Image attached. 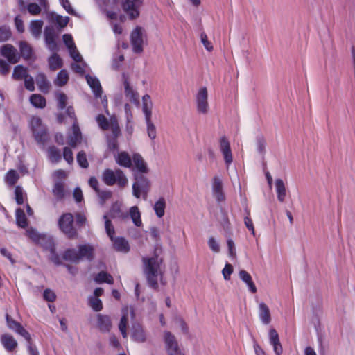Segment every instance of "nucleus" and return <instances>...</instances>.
<instances>
[{
    "label": "nucleus",
    "instance_id": "nucleus-1",
    "mask_svg": "<svg viewBox=\"0 0 355 355\" xmlns=\"http://www.w3.org/2000/svg\"><path fill=\"white\" fill-rule=\"evenodd\" d=\"M143 272L150 287L158 288V279L163 275V259L156 252L152 257H142Z\"/></svg>",
    "mask_w": 355,
    "mask_h": 355
},
{
    "label": "nucleus",
    "instance_id": "nucleus-2",
    "mask_svg": "<svg viewBox=\"0 0 355 355\" xmlns=\"http://www.w3.org/2000/svg\"><path fill=\"white\" fill-rule=\"evenodd\" d=\"M102 180L107 186L116 184L119 188H124L128 184V180L123 171L119 168L105 169L102 174Z\"/></svg>",
    "mask_w": 355,
    "mask_h": 355
},
{
    "label": "nucleus",
    "instance_id": "nucleus-3",
    "mask_svg": "<svg viewBox=\"0 0 355 355\" xmlns=\"http://www.w3.org/2000/svg\"><path fill=\"white\" fill-rule=\"evenodd\" d=\"M134 177L132 195L137 198L142 196L143 199L146 200L150 189V182L146 176L141 173H135Z\"/></svg>",
    "mask_w": 355,
    "mask_h": 355
},
{
    "label": "nucleus",
    "instance_id": "nucleus-4",
    "mask_svg": "<svg viewBox=\"0 0 355 355\" xmlns=\"http://www.w3.org/2000/svg\"><path fill=\"white\" fill-rule=\"evenodd\" d=\"M58 225L69 239H74L77 236V231L73 227V216L71 214H64L58 220Z\"/></svg>",
    "mask_w": 355,
    "mask_h": 355
},
{
    "label": "nucleus",
    "instance_id": "nucleus-5",
    "mask_svg": "<svg viewBox=\"0 0 355 355\" xmlns=\"http://www.w3.org/2000/svg\"><path fill=\"white\" fill-rule=\"evenodd\" d=\"M31 128L35 140L40 144H44L47 140V132L45 125L42 123L40 118L32 117L31 120Z\"/></svg>",
    "mask_w": 355,
    "mask_h": 355
},
{
    "label": "nucleus",
    "instance_id": "nucleus-6",
    "mask_svg": "<svg viewBox=\"0 0 355 355\" xmlns=\"http://www.w3.org/2000/svg\"><path fill=\"white\" fill-rule=\"evenodd\" d=\"M144 0H123L121 6L123 11L131 19H136L139 15V8Z\"/></svg>",
    "mask_w": 355,
    "mask_h": 355
},
{
    "label": "nucleus",
    "instance_id": "nucleus-7",
    "mask_svg": "<svg viewBox=\"0 0 355 355\" xmlns=\"http://www.w3.org/2000/svg\"><path fill=\"white\" fill-rule=\"evenodd\" d=\"M196 102L197 111L202 114H207L209 110L208 103V92L205 87L199 89L196 96Z\"/></svg>",
    "mask_w": 355,
    "mask_h": 355
},
{
    "label": "nucleus",
    "instance_id": "nucleus-8",
    "mask_svg": "<svg viewBox=\"0 0 355 355\" xmlns=\"http://www.w3.org/2000/svg\"><path fill=\"white\" fill-rule=\"evenodd\" d=\"M6 320L8 327L21 336L28 343L31 340V336L30 334L21 326V324L17 321L12 318L8 314L6 315Z\"/></svg>",
    "mask_w": 355,
    "mask_h": 355
},
{
    "label": "nucleus",
    "instance_id": "nucleus-9",
    "mask_svg": "<svg viewBox=\"0 0 355 355\" xmlns=\"http://www.w3.org/2000/svg\"><path fill=\"white\" fill-rule=\"evenodd\" d=\"M164 340L168 355H182L174 335L169 331H165L164 334Z\"/></svg>",
    "mask_w": 355,
    "mask_h": 355
},
{
    "label": "nucleus",
    "instance_id": "nucleus-10",
    "mask_svg": "<svg viewBox=\"0 0 355 355\" xmlns=\"http://www.w3.org/2000/svg\"><path fill=\"white\" fill-rule=\"evenodd\" d=\"M131 44L135 53H139L143 51V29L141 27H136L130 35Z\"/></svg>",
    "mask_w": 355,
    "mask_h": 355
},
{
    "label": "nucleus",
    "instance_id": "nucleus-11",
    "mask_svg": "<svg viewBox=\"0 0 355 355\" xmlns=\"http://www.w3.org/2000/svg\"><path fill=\"white\" fill-rule=\"evenodd\" d=\"M0 52L2 56L7 58L11 64L17 63L19 60V55L17 49L11 44H4L1 47Z\"/></svg>",
    "mask_w": 355,
    "mask_h": 355
},
{
    "label": "nucleus",
    "instance_id": "nucleus-12",
    "mask_svg": "<svg viewBox=\"0 0 355 355\" xmlns=\"http://www.w3.org/2000/svg\"><path fill=\"white\" fill-rule=\"evenodd\" d=\"M44 40L48 49L52 52L58 51L57 43L55 39L57 34L54 28L51 26H46L44 29Z\"/></svg>",
    "mask_w": 355,
    "mask_h": 355
},
{
    "label": "nucleus",
    "instance_id": "nucleus-13",
    "mask_svg": "<svg viewBox=\"0 0 355 355\" xmlns=\"http://www.w3.org/2000/svg\"><path fill=\"white\" fill-rule=\"evenodd\" d=\"M220 150L223 156L225 163L228 168L232 163L233 157L230 142L225 137H223L220 139Z\"/></svg>",
    "mask_w": 355,
    "mask_h": 355
},
{
    "label": "nucleus",
    "instance_id": "nucleus-14",
    "mask_svg": "<svg viewBox=\"0 0 355 355\" xmlns=\"http://www.w3.org/2000/svg\"><path fill=\"white\" fill-rule=\"evenodd\" d=\"M97 329L103 332L107 333L110 331L112 327V322L109 315L98 313L96 316Z\"/></svg>",
    "mask_w": 355,
    "mask_h": 355
},
{
    "label": "nucleus",
    "instance_id": "nucleus-15",
    "mask_svg": "<svg viewBox=\"0 0 355 355\" xmlns=\"http://www.w3.org/2000/svg\"><path fill=\"white\" fill-rule=\"evenodd\" d=\"M129 314L133 316V310L132 309L125 307L122 309V316L119 324V329L124 338L128 336L127 327L129 322Z\"/></svg>",
    "mask_w": 355,
    "mask_h": 355
},
{
    "label": "nucleus",
    "instance_id": "nucleus-16",
    "mask_svg": "<svg viewBox=\"0 0 355 355\" xmlns=\"http://www.w3.org/2000/svg\"><path fill=\"white\" fill-rule=\"evenodd\" d=\"M213 195L218 202L225 200V194L223 193V181L218 176H214L212 180Z\"/></svg>",
    "mask_w": 355,
    "mask_h": 355
},
{
    "label": "nucleus",
    "instance_id": "nucleus-17",
    "mask_svg": "<svg viewBox=\"0 0 355 355\" xmlns=\"http://www.w3.org/2000/svg\"><path fill=\"white\" fill-rule=\"evenodd\" d=\"M269 340L270 345L273 347V350L275 354L281 355L283 349L279 341L278 333L275 329H271L269 331Z\"/></svg>",
    "mask_w": 355,
    "mask_h": 355
},
{
    "label": "nucleus",
    "instance_id": "nucleus-18",
    "mask_svg": "<svg viewBox=\"0 0 355 355\" xmlns=\"http://www.w3.org/2000/svg\"><path fill=\"white\" fill-rule=\"evenodd\" d=\"M1 342L5 349L11 352L17 347V342L14 337L8 334H4L1 336Z\"/></svg>",
    "mask_w": 355,
    "mask_h": 355
},
{
    "label": "nucleus",
    "instance_id": "nucleus-19",
    "mask_svg": "<svg viewBox=\"0 0 355 355\" xmlns=\"http://www.w3.org/2000/svg\"><path fill=\"white\" fill-rule=\"evenodd\" d=\"M131 337L135 341L138 343H144L146 341V334L143 327L139 324H132Z\"/></svg>",
    "mask_w": 355,
    "mask_h": 355
},
{
    "label": "nucleus",
    "instance_id": "nucleus-20",
    "mask_svg": "<svg viewBox=\"0 0 355 355\" xmlns=\"http://www.w3.org/2000/svg\"><path fill=\"white\" fill-rule=\"evenodd\" d=\"M259 317L263 324H268L271 322V315L269 307L264 302L259 304Z\"/></svg>",
    "mask_w": 355,
    "mask_h": 355
},
{
    "label": "nucleus",
    "instance_id": "nucleus-21",
    "mask_svg": "<svg viewBox=\"0 0 355 355\" xmlns=\"http://www.w3.org/2000/svg\"><path fill=\"white\" fill-rule=\"evenodd\" d=\"M86 80L87 84L92 88L95 96L96 98H101L103 93V90L98 79L96 77H92L89 75H87Z\"/></svg>",
    "mask_w": 355,
    "mask_h": 355
},
{
    "label": "nucleus",
    "instance_id": "nucleus-22",
    "mask_svg": "<svg viewBox=\"0 0 355 355\" xmlns=\"http://www.w3.org/2000/svg\"><path fill=\"white\" fill-rule=\"evenodd\" d=\"M239 278L247 285L249 291L255 293L257 292V287L252 281V277L249 272L245 270H241L239 272Z\"/></svg>",
    "mask_w": 355,
    "mask_h": 355
},
{
    "label": "nucleus",
    "instance_id": "nucleus-23",
    "mask_svg": "<svg viewBox=\"0 0 355 355\" xmlns=\"http://www.w3.org/2000/svg\"><path fill=\"white\" fill-rule=\"evenodd\" d=\"M116 162L121 166L130 168L132 166V159L127 152L123 151L114 155Z\"/></svg>",
    "mask_w": 355,
    "mask_h": 355
},
{
    "label": "nucleus",
    "instance_id": "nucleus-24",
    "mask_svg": "<svg viewBox=\"0 0 355 355\" xmlns=\"http://www.w3.org/2000/svg\"><path fill=\"white\" fill-rule=\"evenodd\" d=\"M81 140V132L78 125L74 121L72 128V134L68 137V144L71 147H75Z\"/></svg>",
    "mask_w": 355,
    "mask_h": 355
},
{
    "label": "nucleus",
    "instance_id": "nucleus-25",
    "mask_svg": "<svg viewBox=\"0 0 355 355\" xmlns=\"http://www.w3.org/2000/svg\"><path fill=\"white\" fill-rule=\"evenodd\" d=\"M114 248L116 250L124 253H127L130 250V246L128 241L123 237L113 238Z\"/></svg>",
    "mask_w": 355,
    "mask_h": 355
},
{
    "label": "nucleus",
    "instance_id": "nucleus-26",
    "mask_svg": "<svg viewBox=\"0 0 355 355\" xmlns=\"http://www.w3.org/2000/svg\"><path fill=\"white\" fill-rule=\"evenodd\" d=\"M132 161L135 164L136 168L138 171V173H147L148 168L146 166V163L144 160L143 157L138 153L133 155Z\"/></svg>",
    "mask_w": 355,
    "mask_h": 355
},
{
    "label": "nucleus",
    "instance_id": "nucleus-27",
    "mask_svg": "<svg viewBox=\"0 0 355 355\" xmlns=\"http://www.w3.org/2000/svg\"><path fill=\"white\" fill-rule=\"evenodd\" d=\"M35 81L40 91L44 93L49 92L51 87V83L44 73H39L35 78Z\"/></svg>",
    "mask_w": 355,
    "mask_h": 355
},
{
    "label": "nucleus",
    "instance_id": "nucleus-28",
    "mask_svg": "<svg viewBox=\"0 0 355 355\" xmlns=\"http://www.w3.org/2000/svg\"><path fill=\"white\" fill-rule=\"evenodd\" d=\"M53 193L58 200L64 198L66 190L65 184L62 180H56L53 188Z\"/></svg>",
    "mask_w": 355,
    "mask_h": 355
},
{
    "label": "nucleus",
    "instance_id": "nucleus-29",
    "mask_svg": "<svg viewBox=\"0 0 355 355\" xmlns=\"http://www.w3.org/2000/svg\"><path fill=\"white\" fill-rule=\"evenodd\" d=\"M275 188L278 200L283 202L286 196V189L282 179H277L275 180Z\"/></svg>",
    "mask_w": 355,
    "mask_h": 355
},
{
    "label": "nucleus",
    "instance_id": "nucleus-30",
    "mask_svg": "<svg viewBox=\"0 0 355 355\" xmlns=\"http://www.w3.org/2000/svg\"><path fill=\"white\" fill-rule=\"evenodd\" d=\"M43 24L44 22L42 20H33L31 21L29 29L34 37L38 38L40 36Z\"/></svg>",
    "mask_w": 355,
    "mask_h": 355
},
{
    "label": "nucleus",
    "instance_id": "nucleus-31",
    "mask_svg": "<svg viewBox=\"0 0 355 355\" xmlns=\"http://www.w3.org/2000/svg\"><path fill=\"white\" fill-rule=\"evenodd\" d=\"M129 215L135 226L141 227L142 225L141 213L137 206H132L130 208Z\"/></svg>",
    "mask_w": 355,
    "mask_h": 355
},
{
    "label": "nucleus",
    "instance_id": "nucleus-32",
    "mask_svg": "<svg viewBox=\"0 0 355 355\" xmlns=\"http://www.w3.org/2000/svg\"><path fill=\"white\" fill-rule=\"evenodd\" d=\"M125 94L126 97L132 103H138V94L130 86L127 79L124 80Z\"/></svg>",
    "mask_w": 355,
    "mask_h": 355
},
{
    "label": "nucleus",
    "instance_id": "nucleus-33",
    "mask_svg": "<svg viewBox=\"0 0 355 355\" xmlns=\"http://www.w3.org/2000/svg\"><path fill=\"white\" fill-rule=\"evenodd\" d=\"M49 67L52 71L57 70L62 67V60L60 56L54 53L49 58Z\"/></svg>",
    "mask_w": 355,
    "mask_h": 355
},
{
    "label": "nucleus",
    "instance_id": "nucleus-34",
    "mask_svg": "<svg viewBox=\"0 0 355 355\" xmlns=\"http://www.w3.org/2000/svg\"><path fill=\"white\" fill-rule=\"evenodd\" d=\"M30 102L34 107L37 108H44L46 106V99L40 94L31 95Z\"/></svg>",
    "mask_w": 355,
    "mask_h": 355
},
{
    "label": "nucleus",
    "instance_id": "nucleus-35",
    "mask_svg": "<svg viewBox=\"0 0 355 355\" xmlns=\"http://www.w3.org/2000/svg\"><path fill=\"white\" fill-rule=\"evenodd\" d=\"M63 259L74 263H78L80 260L79 252L74 249H69L64 252Z\"/></svg>",
    "mask_w": 355,
    "mask_h": 355
},
{
    "label": "nucleus",
    "instance_id": "nucleus-36",
    "mask_svg": "<svg viewBox=\"0 0 355 355\" xmlns=\"http://www.w3.org/2000/svg\"><path fill=\"white\" fill-rule=\"evenodd\" d=\"M93 248L90 245H82L79 246V255L80 258L83 259L86 258L87 259H92V254H93Z\"/></svg>",
    "mask_w": 355,
    "mask_h": 355
},
{
    "label": "nucleus",
    "instance_id": "nucleus-37",
    "mask_svg": "<svg viewBox=\"0 0 355 355\" xmlns=\"http://www.w3.org/2000/svg\"><path fill=\"white\" fill-rule=\"evenodd\" d=\"M166 202L164 198H160L154 205V210L157 217L162 218L165 213Z\"/></svg>",
    "mask_w": 355,
    "mask_h": 355
},
{
    "label": "nucleus",
    "instance_id": "nucleus-38",
    "mask_svg": "<svg viewBox=\"0 0 355 355\" xmlns=\"http://www.w3.org/2000/svg\"><path fill=\"white\" fill-rule=\"evenodd\" d=\"M38 245H40L46 250H51L54 248V243L53 238L50 236H47L44 234L42 237L40 239L39 242L37 243Z\"/></svg>",
    "mask_w": 355,
    "mask_h": 355
},
{
    "label": "nucleus",
    "instance_id": "nucleus-39",
    "mask_svg": "<svg viewBox=\"0 0 355 355\" xmlns=\"http://www.w3.org/2000/svg\"><path fill=\"white\" fill-rule=\"evenodd\" d=\"M94 280L98 284L106 282L107 284H112L114 282V279L112 275L104 271L100 272L95 277Z\"/></svg>",
    "mask_w": 355,
    "mask_h": 355
},
{
    "label": "nucleus",
    "instance_id": "nucleus-40",
    "mask_svg": "<svg viewBox=\"0 0 355 355\" xmlns=\"http://www.w3.org/2000/svg\"><path fill=\"white\" fill-rule=\"evenodd\" d=\"M16 222L19 227L25 228L27 226V219L24 210L18 208L16 210Z\"/></svg>",
    "mask_w": 355,
    "mask_h": 355
},
{
    "label": "nucleus",
    "instance_id": "nucleus-41",
    "mask_svg": "<svg viewBox=\"0 0 355 355\" xmlns=\"http://www.w3.org/2000/svg\"><path fill=\"white\" fill-rule=\"evenodd\" d=\"M69 80V75L66 70H61L58 76L56 79L54 81L55 85L62 87L64 86Z\"/></svg>",
    "mask_w": 355,
    "mask_h": 355
},
{
    "label": "nucleus",
    "instance_id": "nucleus-42",
    "mask_svg": "<svg viewBox=\"0 0 355 355\" xmlns=\"http://www.w3.org/2000/svg\"><path fill=\"white\" fill-rule=\"evenodd\" d=\"M19 49L23 58L25 59L31 58L32 48L26 42H21L19 43Z\"/></svg>",
    "mask_w": 355,
    "mask_h": 355
},
{
    "label": "nucleus",
    "instance_id": "nucleus-43",
    "mask_svg": "<svg viewBox=\"0 0 355 355\" xmlns=\"http://www.w3.org/2000/svg\"><path fill=\"white\" fill-rule=\"evenodd\" d=\"M28 76L27 70L21 65H17L15 67L12 73V78L15 80H21Z\"/></svg>",
    "mask_w": 355,
    "mask_h": 355
},
{
    "label": "nucleus",
    "instance_id": "nucleus-44",
    "mask_svg": "<svg viewBox=\"0 0 355 355\" xmlns=\"http://www.w3.org/2000/svg\"><path fill=\"white\" fill-rule=\"evenodd\" d=\"M145 121L147 127L148 136L151 140H154L157 137L156 127L151 119H146Z\"/></svg>",
    "mask_w": 355,
    "mask_h": 355
},
{
    "label": "nucleus",
    "instance_id": "nucleus-45",
    "mask_svg": "<svg viewBox=\"0 0 355 355\" xmlns=\"http://www.w3.org/2000/svg\"><path fill=\"white\" fill-rule=\"evenodd\" d=\"M48 153L52 162H58L61 159L60 151L55 146L49 147Z\"/></svg>",
    "mask_w": 355,
    "mask_h": 355
},
{
    "label": "nucleus",
    "instance_id": "nucleus-46",
    "mask_svg": "<svg viewBox=\"0 0 355 355\" xmlns=\"http://www.w3.org/2000/svg\"><path fill=\"white\" fill-rule=\"evenodd\" d=\"M6 182L10 186L14 185L19 179V175L15 170H10L6 175Z\"/></svg>",
    "mask_w": 355,
    "mask_h": 355
},
{
    "label": "nucleus",
    "instance_id": "nucleus-47",
    "mask_svg": "<svg viewBox=\"0 0 355 355\" xmlns=\"http://www.w3.org/2000/svg\"><path fill=\"white\" fill-rule=\"evenodd\" d=\"M26 234L35 243L39 242L40 239L44 234H40L36 230L33 228H28L26 231Z\"/></svg>",
    "mask_w": 355,
    "mask_h": 355
},
{
    "label": "nucleus",
    "instance_id": "nucleus-48",
    "mask_svg": "<svg viewBox=\"0 0 355 355\" xmlns=\"http://www.w3.org/2000/svg\"><path fill=\"white\" fill-rule=\"evenodd\" d=\"M103 218L105 220V227L106 232L108 235V236L110 238L111 240H113L114 234V228L112 223V222L107 219V217L106 215L103 216Z\"/></svg>",
    "mask_w": 355,
    "mask_h": 355
},
{
    "label": "nucleus",
    "instance_id": "nucleus-49",
    "mask_svg": "<svg viewBox=\"0 0 355 355\" xmlns=\"http://www.w3.org/2000/svg\"><path fill=\"white\" fill-rule=\"evenodd\" d=\"M11 36V31L8 26H0V42L7 41Z\"/></svg>",
    "mask_w": 355,
    "mask_h": 355
},
{
    "label": "nucleus",
    "instance_id": "nucleus-50",
    "mask_svg": "<svg viewBox=\"0 0 355 355\" xmlns=\"http://www.w3.org/2000/svg\"><path fill=\"white\" fill-rule=\"evenodd\" d=\"M96 121L99 125V127L104 130H106L109 128L110 122L107 121L106 117L103 114H99L96 117Z\"/></svg>",
    "mask_w": 355,
    "mask_h": 355
},
{
    "label": "nucleus",
    "instance_id": "nucleus-51",
    "mask_svg": "<svg viewBox=\"0 0 355 355\" xmlns=\"http://www.w3.org/2000/svg\"><path fill=\"white\" fill-rule=\"evenodd\" d=\"M89 304L95 311H99L103 309L101 300L96 297H91L89 298Z\"/></svg>",
    "mask_w": 355,
    "mask_h": 355
},
{
    "label": "nucleus",
    "instance_id": "nucleus-52",
    "mask_svg": "<svg viewBox=\"0 0 355 355\" xmlns=\"http://www.w3.org/2000/svg\"><path fill=\"white\" fill-rule=\"evenodd\" d=\"M15 200L18 205H22L24 203V192L20 186H17L15 189Z\"/></svg>",
    "mask_w": 355,
    "mask_h": 355
},
{
    "label": "nucleus",
    "instance_id": "nucleus-53",
    "mask_svg": "<svg viewBox=\"0 0 355 355\" xmlns=\"http://www.w3.org/2000/svg\"><path fill=\"white\" fill-rule=\"evenodd\" d=\"M77 162L80 167L87 168L89 166L86 155L84 152H79L77 155Z\"/></svg>",
    "mask_w": 355,
    "mask_h": 355
},
{
    "label": "nucleus",
    "instance_id": "nucleus-54",
    "mask_svg": "<svg viewBox=\"0 0 355 355\" xmlns=\"http://www.w3.org/2000/svg\"><path fill=\"white\" fill-rule=\"evenodd\" d=\"M110 127L112 130L114 137L116 138L120 134V128L115 118H111Z\"/></svg>",
    "mask_w": 355,
    "mask_h": 355
},
{
    "label": "nucleus",
    "instance_id": "nucleus-55",
    "mask_svg": "<svg viewBox=\"0 0 355 355\" xmlns=\"http://www.w3.org/2000/svg\"><path fill=\"white\" fill-rule=\"evenodd\" d=\"M27 10L28 12L32 15H37L42 11L41 7L35 3H29L27 6Z\"/></svg>",
    "mask_w": 355,
    "mask_h": 355
},
{
    "label": "nucleus",
    "instance_id": "nucleus-56",
    "mask_svg": "<svg viewBox=\"0 0 355 355\" xmlns=\"http://www.w3.org/2000/svg\"><path fill=\"white\" fill-rule=\"evenodd\" d=\"M53 19H54L55 22L56 24H58V25L60 28H63L67 25V24L69 21V17H62L61 15H56L54 17Z\"/></svg>",
    "mask_w": 355,
    "mask_h": 355
},
{
    "label": "nucleus",
    "instance_id": "nucleus-57",
    "mask_svg": "<svg viewBox=\"0 0 355 355\" xmlns=\"http://www.w3.org/2000/svg\"><path fill=\"white\" fill-rule=\"evenodd\" d=\"M200 40L205 48L208 51H211L213 50V45L208 40L207 35L205 33H202L200 34Z\"/></svg>",
    "mask_w": 355,
    "mask_h": 355
},
{
    "label": "nucleus",
    "instance_id": "nucleus-58",
    "mask_svg": "<svg viewBox=\"0 0 355 355\" xmlns=\"http://www.w3.org/2000/svg\"><path fill=\"white\" fill-rule=\"evenodd\" d=\"M152 108H153V103H143L142 110L144 114L145 119L152 118Z\"/></svg>",
    "mask_w": 355,
    "mask_h": 355
},
{
    "label": "nucleus",
    "instance_id": "nucleus-59",
    "mask_svg": "<svg viewBox=\"0 0 355 355\" xmlns=\"http://www.w3.org/2000/svg\"><path fill=\"white\" fill-rule=\"evenodd\" d=\"M208 245L214 252L218 253L220 250V248L218 243L212 236L210 237L208 240Z\"/></svg>",
    "mask_w": 355,
    "mask_h": 355
},
{
    "label": "nucleus",
    "instance_id": "nucleus-60",
    "mask_svg": "<svg viewBox=\"0 0 355 355\" xmlns=\"http://www.w3.org/2000/svg\"><path fill=\"white\" fill-rule=\"evenodd\" d=\"M63 157L67 162L68 164H71L73 162V156L72 150L68 148L64 147L63 151Z\"/></svg>",
    "mask_w": 355,
    "mask_h": 355
},
{
    "label": "nucleus",
    "instance_id": "nucleus-61",
    "mask_svg": "<svg viewBox=\"0 0 355 355\" xmlns=\"http://www.w3.org/2000/svg\"><path fill=\"white\" fill-rule=\"evenodd\" d=\"M96 193H97L98 196L101 199V204H103L107 200L110 198L111 196H112V192L110 191H105H105H101L99 189L98 191H96Z\"/></svg>",
    "mask_w": 355,
    "mask_h": 355
},
{
    "label": "nucleus",
    "instance_id": "nucleus-62",
    "mask_svg": "<svg viewBox=\"0 0 355 355\" xmlns=\"http://www.w3.org/2000/svg\"><path fill=\"white\" fill-rule=\"evenodd\" d=\"M233 272V267L230 263H226L224 268L222 270V274L225 280L230 279V275Z\"/></svg>",
    "mask_w": 355,
    "mask_h": 355
},
{
    "label": "nucleus",
    "instance_id": "nucleus-63",
    "mask_svg": "<svg viewBox=\"0 0 355 355\" xmlns=\"http://www.w3.org/2000/svg\"><path fill=\"white\" fill-rule=\"evenodd\" d=\"M256 144H257V150L260 153H263L264 152V150H265L266 141H265L264 138L262 136H258L257 137V139H256Z\"/></svg>",
    "mask_w": 355,
    "mask_h": 355
},
{
    "label": "nucleus",
    "instance_id": "nucleus-64",
    "mask_svg": "<svg viewBox=\"0 0 355 355\" xmlns=\"http://www.w3.org/2000/svg\"><path fill=\"white\" fill-rule=\"evenodd\" d=\"M43 297L45 300L51 302L55 301L56 299L55 293L51 289L44 290Z\"/></svg>",
    "mask_w": 355,
    "mask_h": 355
}]
</instances>
